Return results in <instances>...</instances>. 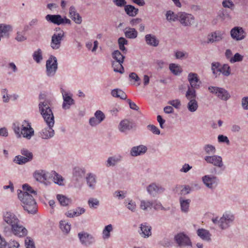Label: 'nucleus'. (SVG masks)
<instances>
[{
  "mask_svg": "<svg viewBox=\"0 0 248 248\" xmlns=\"http://www.w3.org/2000/svg\"><path fill=\"white\" fill-rule=\"evenodd\" d=\"M39 111L42 116L47 127L42 130L40 133V137L44 139H48L54 135V130L53 127L54 125V116L50 107L47 100L40 101L39 104Z\"/></svg>",
  "mask_w": 248,
  "mask_h": 248,
  "instance_id": "1",
  "label": "nucleus"
},
{
  "mask_svg": "<svg viewBox=\"0 0 248 248\" xmlns=\"http://www.w3.org/2000/svg\"><path fill=\"white\" fill-rule=\"evenodd\" d=\"M12 128L18 138L22 136L27 140H30L34 135L33 129L31 127V124L26 120H24L21 124L18 123H14Z\"/></svg>",
  "mask_w": 248,
  "mask_h": 248,
  "instance_id": "2",
  "label": "nucleus"
},
{
  "mask_svg": "<svg viewBox=\"0 0 248 248\" xmlns=\"http://www.w3.org/2000/svg\"><path fill=\"white\" fill-rule=\"evenodd\" d=\"M34 195H31L28 192L20 191L18 194V197L23 204L24 210L29 213L34 214L36 211V203L34 200Z\"/></svg>",
  "mask_w": 248,
  "mask_h": 248,
  "instance_id": "3",
  "label": "nucleus"
},
{
  "mask_svg": "<svg viewBox=\"0 0 248 248\" xmlns=\"http://www.w3.org/2000/svg\"><path fill=\"white\" fill-rule=\"evenodd\" d=\"M3 232L5 236L7 237L11 236L13 234L17 237H22L28 233L27 230L20 224V222L11 228L8 227H4Z\"/></svg>",
  "mask_w": 248,
  "mask_h": 248,
  "instance_id": "4",
  "label": "nucleus"
},
{
  "mask_svg": "<svg viewBox=\"0 0 248 248\" xmlns=\"http://www.w3.org/2000/svg\"><path fill=\"white\" fill-rule=\"evenodd\" d=\"M234 220V216L230 213H225L219 218L218 217L213 218V222L217 224L222 230L228 228Z\"/></svg>",
  "mask_w": 248,
  "mask_h": 248,
  "instance_id": "5",
  "label": "nucleus"
},
{
  "mask_svg": "<svg viewBox=\"0 0 248 248\" xmlns=\"http://www.w3.org/2000/svg\"><path fill=\"white\" fill-rule=\"evenodd\" d=\"M186 97L189 100L187 105L188 110L191 112H195L198 108V102L196 100V91L189 87L186 92Z\"/></svg>",
  "mask_w": 248,
  "mask_h": 248,
  "instance_id": "6",
  "label": "nucleus"
},
{
  "mask_svg": "<svg viewBox=\"0 0 248 248\" xmlns=\"http://www.w3.org/2000/svg\"><path fill=\"white\" fill-rule=\"evenodd\" d=\"M46 74L48 77H54L58 69V62L56 57L51 55L46 61Z\"/></svg>",
  "mask_w": 248,
  "mask_h": 248,
  "instance_id": "7",
  "label": "nucleus"
},
{
  "mask_svg": "<svg viewBox=\"0 0 248 248\" xmlns=\"http://www.w3.org/2000/svg\"><path fill=\"white\" fill-rule=\"evenodd\" d=\"M78 238L81 245L85 247H89L95 243V237L88 232L82 231L78 234Z\"/></svg>",
  "mask_w": 248,
  "mask_h": 248,
  "instance_id": "8",
  "label": "nucleus"
},
{
  "mask_svg": "<svg viewBox=\"0 0 248 248\" xmlns=\"http://www.w3.org/2000/svg\"><path fill=\"white\" fill-rule=\"evenodd\" d=\"M208 90L211 93L215 94L219 99L223 101H227L231 97L230 93L223 88L209 86Z\"/></svg>",
  "mask_w": 248,
  "mask_h": 248,
  "instance_id": "9",
  "label": "nucleus"
},
{
  "mask_svg": "<svg viewBox=\"0 0 248 248\" xmlns=\"http://www.w3.org/2000/svg\"><path fill=\"white\" fill-rule=\"evenodd\" d=\"M45 19L47 22L57 25L66 24L70 25L71 24V21L66 16L62 18L60 15H47Z\"/></svg>",
  "mask_w": 248,
  "mask_h": 248,
  "instance_id": "10",
  "label": "nucleus"
},
{
  "mask_svg": "<svg viewBox=\"0 0 248 248\" xmlns=\"http://www.w3.org/2000/svg\"><path fill=\"white\" fill-rule=\"evenodd\" d=\"M59 32L54 33L51 37L50 46L53 49L57 50L60 48L62 41L63 39L65 33L59 28Z\"/></svg>",
  "mask_w": 248,
  "mask_h": 248,
  "instance_id": "11",
  "label": "nucleus"
},
{
  "mask_svg": "<svg viewBox=\"0 0 248 248\" xmlns=\"http://www.w3.org/2000/svg\"><path fill=\"white\" fill-rule=\"evenodd\" d=\"M174 240L178 246L181 248L186 246H192V243L189 238L184 233H179L176 235Z\"/></svg>",
  "mask_w": 248,
  "mask_h": 248,
  "instance_id": "12",
  "label": "nucleus"
},
{
  "mask_svg": "<svg viewBox=\"0 0 248 248\" xmlns=\"http://www.w3.org/2000/svg\"><path fill=\"white\" fill-rule=\"evenodd\" d=\"M202 181L207 187L212 189L217 186L219 180L216 176L206 175L202 177Z\"/></svg>",
  "mask_w": 248,
  "mask_h": 248,
  "instance_id": "13",
  "label": "nucleus"
},
{
  "mask_svg": "<svg viewBox=\"0 0 248 248\" xmlns=\"http://www.w3.org/2000/svg\"><path fill=\"white\" fill-rule=\"evenodd\" d=\"M33 176L36 181L46 185L48 184L47 180L49 178V173L46 170H35L33 174Z\"/></svg>",
  "mask_w": 248,
  "mask_h": 248,
  "instance_id": "14",
  "label": "nucleus"
},
{
  "mask_svg": "<svg viewBox=\"0 0 248 248\" xmlns=\"http://www.w3.org/2000/svg\"><path fill=\"white\" fill-rule=\"evenodd\" d=\"M179 21L183 26H189L194 24V17L191 14L180 12Z\"/></svg>",
  "mask_w": 248,
  "mask_h": 248,
  "instance_id": "15",
  "label": "nucleus"
},
{
  "mask_svg": "<svg viewBox=\"0 0 248 248\" xmlns=\"http://www.w3.org/2000/svg\"><path fill=\"white\" fill-rule=\"evenodd\" d=\"M231 37L236 41H240L244 39L246 36V33L242 28L235 27L231 31Z\"/></svg>",
  "mask_w": 248,
  "mask_h": 248,
  "instance_id": "16",
  "label": "nucleus"
},
{
  "mask_svg": "<svg viewBox=\"0 0 248 248\" xmlns=\"http://www.w3.org/2000/svg\"><path fill=\"white\" fill-rule=\"evenodd\" d=\"M204 159L207 163L211 164L214 166L221 168L223 166L222 158L220 156L217 155H207L205 156Z\"/></svg>",
  "mask_w": 248,
  "mask_h": 248,
  "instance_id": "17",
  "label": "nucleus"
},
{
  "mask_svg": "<svg viewBox=\"0 0 248 248\" xmlns=\"http://www.w3.org/2000/svg\"><path fill=\"white\" fill-rule=\"evenodd\" d=\"M3 218L4 222L10 225L11 228L20 222L17 217L14 213L10 212L5 213L3 214Z\"/></svg>",
  "mask_w": 248,
  "mask_h": 248,
  "instance_id": "18",
  "label": "nucleus"
},
{
  "mask_svg": "<svg viewBox=\"0 0 248 248\" xmlns=\"http://www.w3.org/2000/svg\"><path fill=\"white\" fill-rule=\"evenodd\" d=\"M148 193L153 197H155L157 194H161L165 191V188L159 185L152 183L147 187Z\"/></svg>",
  "mask_w": 248,
  "mask_h": 248,
  "instance_id": "19",
  "label": "nucleus"
},
{
  "mask_svg": "<svg viewBox=\"0 0 248 248\" xmlns=\"http://www.w3.org/2000/svg\"><path fill=\"white\" fill-rule=\"evenodd\" d=\"M225 33L223 31H216L209 34L207 36V43H213L221 41L224 37Z\"/></svg>",
  "mask_w": 248,
  "mask_h": 248,
  "instance_id": "20",
  "label": "nucleus"
},
{
  "mask_svg": "<svg viewBox=\"0 0 248 248\" xmlns=\"http://www.w3.org/2000/svg\"><path fill=\"white\" fill-rule=\"evenodd\" d=\"M188 80L190 83L191 89H197L200 87L201 82L198 77V75L194 73H190L188 75Z\"/></svg>",
  "mask_w": 248,
  "mask_h": 248,
  "instance_id": "21",
  "label": "nucleus"
},
{
  "mask_svg": "<svg viewBox=\"0 0 248 248\" xmlns=\"http://www.w3.org/2000/svg\"><path fill=\"white\" fill-rule=\"evenodd\" d=\"M134 127L133 123L127 119L121 121L118 125L119 131L122 133H127Z\"/></svg>",
  "mask_w": 248,
  "mask_h": 248,
  "instance_id": "22",
  "label": "nucleus"
},
{
  "mask_svg": "<svg viewBox=\"0 0 248 248\" xmlns=\"http://www.w3.org/2000/svg\"><path fill=\"white\" fill-rule=\"evenodd\" d=\"M123 156L120 154L115 155L108 157L106 162L107 167H114L122 161Z\"/></svg>",
  "mask_w": 248,
  "mask_h": 248,
  "instance_id": "23",
  "label": "nucleus"
},
{
  "mask_svg": "<svg viewBox=\"0 0 248 248\" xmlns=\"http://www.w3.org/2000/svg\"><path fill=\"white\" fill-rule=\"evenodd\" d=\"M69 16L76 24H80L82 23V19L81 16L77 12L76 8L74 6H71L69 11Z\"/></svg>",
  "mask_w": 248,
  "mask_h": 248,
  "instance_id": "24",
  "label": "nucleus"
},
{
  "mask_svg": "<svg viewBox=\"0 0 248 248\" xmlns=\"http://www.w3.org/2000/svg\"><path fill=\"white\" fill-rule=\"evenodd\" d=\"M145 41L147 45L154 47L157 46L159 43V40L152 34H146L145 36Z\"/></svg>",
  "mask_w": 248,
  "mask_h": 248,
  "instance_id": "25",
  "label": "nucleus"
},
{
  "mask_svg": "<svg viewBox=\"0 0 248 248\" xmlns=\"http://www.w3.org/2000/svg\"><path fill=\"white\" fill-rule=\"evenodd\" d=\"M151 229V227L148 225L147 223H142L140 225L139 233L142 237L148 238L152 234Z\"/></svg>",
  "mask_w": 248,
  "mask_h": 248,
  "instance_id": "26",
  "label": "nucleus"
},
{
  "mask_svg": "<svg viewBox=\"0 0 248 248\" xmlns=\"http://www.w3.org/2000/svg\"><path fill=\"white\" fill-rule=\"evenodd\" d=\"M87 184L88 187L92 190L95 188L96 184V176L95 174L90 173L87 174L86 177Z\"/></svg>",
  "mask_w": 248,
  "mask_h": 248,
  "instance_id": "27",
  "label": "nucleus"
},
{
  "mask_svg": "<svg viewBox=\"0 0 248 248\" xmlns=\"http://www.w3.org/2000/svg\"><path fill=\"white\" fill-rule=\"evenodd\" d=\"M72 95L68 94L67 95H65V94L63 95V97H62L63 101L62 105V108L64 109H69L70 106L72 105H74L75 103L74 100L72 97Z\"/></svg>",
  "mask_w": 248,
  "mask_h": 248,
  "instance_id": "28",
  "label": "nucleus"
},
{
  "mask_svg": "<svg viewBox=\"0 0 248 248\" xmlns=\"http://www.w3.org/2000/svg\"><path fill=\"white\" fill-rule=\"evenodd\" d=\"M85 212V209L83 208L78 207L74 210H70L65 213V215L68 217H78Z\"/></svg>",
  "mask_w": 248,
  "mask_h": 248,
  "instance_id": "29",
  "label": "nucleus"
},
{
  "mask_svg": "<svg viewBox=\"0 0 248 248\" xmlns=\"http://www.w3.org/2000/svg\"><path fill=\"white\" fill-rule=\"evenodd\" d=\"M190 202V199H185L181 197H180L179 202L182 212L187 213L189 212Z\"/></svg>",
  "mask_w": 248,
  "mask_h": 248,
  "instance_id": "30",
  "label": "nucleus"
},
{
  "mask_svg": "<svg viewBox=\"0 0 248 248\" xmlns=\"http://www.w3.org/2000/svg\"><path fill=\"white\" fill-rule=\"evenodd\" d=\"M197 235L203 240L209 242L211 241V236L209 231L204 229H199L197 231Z\"/></svg>",
  "mask_w": 248,
  "mask_h": 248,
  "instance_id": "31",
  "label": "nucleus"
},
{
  "mask_svg": "<svg viewBox=\"0 0 248 248\" xmlns=\"http://www.w3.org/2000/svg\"><path fill=\"white\" fill-rule=\"evenodd\" d=\"M147 151V148L143 145L133 147L131 150V155L133 156L140 155L144 154Z\"/></svg>",
  "mask_w": 248,
  "mask_h": 248,
  "instance_id": "32",
  "label": "nucleus"
},
{
  "mask_svg": "<svg viewBox=\"0 0 248 248\" xmlns=\"http://www.w3.org/2000/svg\"><path fill=\"white\" fill-rule=\"evenodd\" d=\"M221 65L218 62L211 63V70L215 78L218 77L221 74Z\"/></svg>",
  "mask_w": 248,
  "mask_h": 248,
  "instance_id": "33",
  "label": "nucleus"
},
{
  "mask_svg": "<svg viewBox=\"0 0 248 248\" xmlns=\"http://www.w3.org/2000/svg\"><path fill=\"white\" fill-rule=\"evenodd\" d=\"M124 11L126 14L130 16H135L139 12V9L131 5H125Z\"/></svg>",
  "mask_w": 248,
  "mask_h": 248,
  "instance_id": "34",
  "label": "nucleus"
},
{
  "mask_svg": "<svg viewBox=\"0 0 248 248\" xmlns=\"http://www.w3.org/2000/svg\"><path fill=\"white\" fill-rule=\"evenodd\" d=\"M60 227L63 233L68 234L69 233L71 226V224L65 220H62L59 223Z\"/></svg>",
  "mask_w": 248,
  "mask_h": 248,
  "instance_id": "35",
  "label": "nucleus"
},
{
  "mask_svg": "<svg viewBox=\"0 0 248 248\" xmlns=\"http://www.w3.org/2000/svg\"><path fill=\"white\" fill-rule=\"evenodd\" d=\"M51 175L53 177V180L55 184L59 186L64 185V179L61 175L55 171H53Z\"/></svg>",
  "mask_w": 248,
  "mask_h": 248,
  "instance_id": "36",
  "label": "nucleus"
},
{
  "mask_svg": "<svg viewBox=\"0 0 248 248\" xmlns=\"http://www.w3.org/2000/svg\"><path fill=\"white\" fill-rule=\"evenodd\" d=\"M111 94L113 97L120 98L122 99H126L127 95L122 90L115 89L112 90Z\"/></svg>",
  "mask_w": 248,
  "mask_h": 248,
  "instance_id": "37",
  "label": "nucleus"
},
{
  "mask_svg": "<svg viewBox=\"0 0 248 248\" xmlns=\"http://www.w3.org/2000/svg\"><path fill=\"white\" fill-rule=\"evenodd\" d=\"M123 53H122L118 50H115L112 53V58L116 61V62L123 63L124 59L125 58L124 55Z\"/></svg>",
  "mask_w": 248,
  "mask_h": 248,
  "instance_id": "38",
  "label": "nucleus"
},
{
  "mask_svg": "<svg viewBox=\"0 0 248 248\" xmlns=\"http://www.w3.org/2000/svg\"><path fill=\"white\" fill-rule=\"evenodd\" d=\"M166 19L169 22H174L179 20V13H174L171 11H168L166 14Z\"/></svg>",
  "mask_w": 248,
  "mask_h": 248,
  "instance_id": "39",
  "label": "nucleus"
},
{
  "mask_svg": "<svg viewBox=\"0 0 248 248\" xmlns=\"http://www.w3.org/2000/svg\"><path fill=\"white\" fill-rule=\"evenodd\" d=\"M124 34L126 37L130 39H135L138 36L137 31L134 28L125 29Z\"/></svg>",
  "mask_w": 248,
  "mask_h": 248,
  "instance_id": "40",
  "label": "nucleus"
},
{
  "mask_svg": "<svg viewBox=\"0 0 248 248\" xmlns=\"http://www.w3.org/2000/svg\"><path fill=\"white\" fill-rule=\"evenodd\" d=\"M125 207L132 212H135L136 211V203L135 202L132 200L126 199L124 202Z\"/></svg>",
  "mask_w": 248,
  "mask_h": 248,
  "instance_id": "41",
  "label": "nucleus"
},
{
  "mask_svg": "<svg viewBox=\"0 0 248 248\" xmlns=\"http://www.w3.org/2000/svg\"><path fill=\"white\" fill-rule=\"evenodd\" d=\"M57 199L62 206H67L71 202L70 199L62 194H58Z\"/></svg>",
  "mask_w": 248,
  "mask_h": 248,
  "instance_id": "42",
  "label": "nucleus"
},
{
  "mask_svg": "<svg viewBox=\"0 0 248 248\" xmlns=\"http://www.w3.org/2000/svg\"><path fill=\"white\" fill-rule=\"evenodd\" d=\"M169 69L171 73L175 75H179L182 72L180 66L175 63H170L169 65Z\"/></svg>",
  "mask_w": 248,
  "mask_h": 248,
  "instance_id": "43",
  "label": "nucleus"
},
{
  "mask_svg": "<svg viewBox=\"0 0 248 248\" xmlns=\"http://www.w3.org/2000/svg\"><path fill=\"white\" fill-rule=\"evenodd\" d=\"M221 74H222L223 76L228 77L230 76L231 73V68L230 66L227 63L223 64L222 65H221Z\"/></svg>",
  "mask_w": 248,
  "mask_h": 248,
  "instance_id": "44",
  "label": "nucleus"
},
{
  "mask_svg": "<svg viewBox=\"0 0 248 248\" xmlns=\"http://www.w3.org/2000/svg\"><path fill=\"white\" fill-rule=\"evenodd\" d=\"M32 57L36 62L37 63H40L43 60L42 51L41 49L38 48L37 50L35 51L32 54Z\"/></svg>",
  "mask_w": 248,
  "mask_h": 248,
  "instance_id": "45",
  "label": "nucleus"
},
{
  "mask_svg": "<svg viewBox=\"0 0 248 248\" xmlns=\"http://www.w3.org/2000/svg\"><path fill=\"white\" fill-rule=\"evenodd\" d=\"M123 63L113 62L112 63V66L113 68V70L115 72H118L121 74L124 73V68L122 65Z\"/></svg>",
  "mask_w": 248,
  "mask_h": 248,
  "instance_id": "46",
  "label": "nucleus"
},
{
  "mask_svg": "<svg viewBox=\"0 0 248 248\" xmlns=\"http://www.w3.org/2000/svg\"><path fill=\"white\" fill-rule=\"evenodd\" d=\"M113 230V227L111 224L106 226L103 230V238L104 239H108L110 236V232Z\"/></svg>",
  "mask_w": 248,
  "mask_h": 248,
  "instance_id": "47",
  "label": "nucleus"
},
{
  "mask_svg": "<svg viewBox=\"0 0 248 248\" xmlns=\"http://www.w3.org/2000/svg\"><path fill=\"white\" fill-rule=\"evenodd\" d=\"M88 204L90 208L96 209L99 205V201L94 198H90L88 201Z\"/></svg>",
  "mask_w": 248,
  "mask_h": 248,
  "instance_id": "48",
  "label": "nucleus"
},
{
  "mask_svg": "<svg viewBox=\"0 0 248 248\" xmlns=\"http://www.w3.org/2000/svg\"><path fill=\"white\" fill-rule=\"evenodd\" d=\"M11 29V27L9 25L0 24V35L1 37L7 35Z\"/></svg>",
  "mask_w": 248,
  "mask_h": 248,
  "instance_id": "49",
  "label": "nucleus"
},
{
  "mask_svg": "<svg viewBox=\"0 0 248 248\" xmlns=\"http://www.w3.org/2000/svg\"><path fill=\"white\" fill-rule=\"evenodd\" d=\"M14 161L19 165H23L28 162H30L29 159L26 157L20 155L16 156L14 160Z\"/></svg>",
  "mask_w": 248,
  "mask_h": 248,
  "instance_id": "50",
  "label": "nucleus"
},
{
  "mask_svg": "<svg viewBox=\"0 0 248 248\" xmlns=\"http://www.w3.org/2000/svg\"><path fill=\"white\" fill-rule=\"evenodd\" d=\"M153 203L150 201L141 200L140 208L143 210H147L148 208H151Z\"/></svg>",
  "mask_w": 248,
  "mask_h": 248,
  "instance_id": "51",
  "label": "nucleus"
},
{
  "mask_svg": "<svg viewBox=\"0 0 248 248\" xmlns=\"http://www.w3.org/2000/svg\"><path fill=\"white\" fill-rule=\"evenodd\" d=\"M243 55H242L239 53H236L230 59V63H234L237 62H241L243 60Z\"/></svg>",
  "mask_w": 248,
  "mask_h": 248,
  "instance_id": "52",
  "label": "nucleus"
},
{
  "mask_svg": "<svg viewBox=\"0 0 248 248\" xmlns=\"http://www.w3.org/2000/svg\"><path fill=\"white\" fill-rule=\"evenodd\" d=\"M23 189L24 191L23 192H28L29 194H32L34 196H37V192L33 190L32 188L28 184H24L23 185Z\"/></svg>",
  "mask_w": 248,
  "mask_h": 248,
  "instance_id": "53",
  "label": "nucleus"
},
{
  "mask_svg": "<svg viewBox=\"0 0 248 248\" xmlns=\"http://www.w3.org/2000/svg\"><path fill=\"white\" fill-rule=\"evenodd\" d=\"M205 152L208 155H214L216 151L215 147L211 144H206L203 148Z\"/></svg>",
  "mask_w": 248,
  "mask_h": 248,
  "instance_id": "54",
  "label": "nucleus"
},
{
  "mask_svg": "<svg viewBox=\"0 0 248 248\" xmlns=\"http://www.w3.org/2000/svg\"><path fill=\"white\" fill-rule=\"evenodd\" d=\"M15 39L20 42L25 41L27 39L25 32L24 31H17Z\"/></svg>",
  "mask_w": 248,
  "mask_h": 248,
  "instance_id": "55",
  "label": "nucleus"
},
{
  "mask_svg": "<svg viewBox=\"0 0 248 248\" xmlns=\"http://www.w3.org/2000/svg\"><path fill=\"white\" fill-rule=\"evenodd\" d=\"M21 154L22 156L28 159L29 161H31L33 158L32 153L26 149H22L21 150Z\"/></svg>",
  "mask_w": 248,
  "mask_h": 248,
  "instance_id": "56",
  "label": "nucleus"
},
{
  "mask_svg": "<svg viewBox=\"0 0 248 248\" xmlns=\"http://www.w3.org/2000/svg\"><path fill=\"white\" fill-rule=\"evenodd\" d=\"M147 129L155 135H159L160 131L159 128L154 124H149L147 126Z\"/></svg>",
  "mask_w": 248,
  "mask_h": 248,
  "instance_id": "57",
  "label": "nucleus"
},
{
  "mask_svg": "<svg viewBox=\"0 0 248 248\" xmlns=\"http://www.w3.org/2000/svg\"><path fill=\"white\" fill-rule=\"evenodd\" d=\"M26 248H35L33 240L30 237H27L25 240Z\"/></svg>",
  "mask_w": 248,
  "mask_h": 248,
  "instance_id": "58",
  "label": "nucleus"
},
{
  "mask_svg": "<svg viewBox=\"0 0 248 248\" xmlns=\"http://www.w3.org/2000/svg\"><path fill=\"white\" fill-rule=\"evenodd\" d=\"M114 195L119 200H123L126 197V192L122 190L116 191L114 193Z\"/></svg>",
  "mask_w": 248,
  "mask_h": 248,
  "instance_id": "59",
  "label": "nucleus"
},
{
  "mask_svg": "<svg viewBox=\"0 0 248 248\" xmlns=\"http://www.w3.org/2000/svg\"><path fill=\"white\" fill-rule=\"evenodd\" d=\"M94 117L97 119V121H100L101 123L104 121L105 118V116L102 111L98 110L94 113Z\"/></svg>",
  "mask_w": 248,
  "mask_h": 248,
  "instance_id": "60",
  "label": "nucleus"
},
{
  "mask_svg": "<svg viewBox=\"0 0 248 248\" xmlns=\"http://www.w3.org/2000/svg\"><path fill=\"white\" fill-rule=\"evenodd\" d=\"M222 5L225 8L232 9L234 7V4L230 0H225L222 2Z\"/></svg>",
  "mask_w": 248,
  "mask_h": 248,
  "instance_id": "61",
  "label": "nucleus"
},
{
  "mask_svg": "<svg viewBox=\"0 0 248 248\" xmlns=\"http://www.w3.org/2000/svg\"><path fill=\"white\" fill-rule=\"evenodd\" d=\"M241 105L244 109L248 110V96L244 97L242 98Z\"/></svg>",
  "mask_w": 248,
  "mask_h": 248,
  "instance_id": "62",
  "label": "nucleus"
},
{
  "mask_svg": "<svg viewBox=\"0 0 248 248\" xmlns=\"http://www.w3.org/2000/svg\"><path fill=\"white\" fill-rule=\"evenodd\" d=\"M175 56L177 59H182L186 56H187V54L186 52L177 51L175 53Z\"/></svg>",
  "mask_w": 248,
  "mask_h": 248,
  "instance_id": "63",
  "label": "nucleus"
},
{
  "mask_svg": "<svg viewBox=\"0 0 248 248\" xmlns=\"http://www.w3.org/2000/svg\"><path fill=\"white\" fill-rule=\"evenodd\" d=\"M192 190V188L189 186H184L181 190V194L186 195L189 194Z\"/></svg>",
  "mask_w": 248,
  "mask_h": 248,
  "instance_id": "64",
  "label": "nucleus"
}]
</instances>
